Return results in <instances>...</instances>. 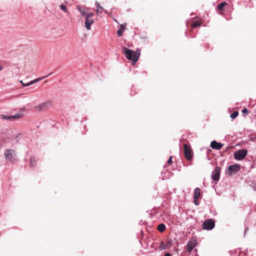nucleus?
<instances>
[{
	"mask_svg": "<svg viewBox=\"0 0 256 256\" xmlns=\"http://www.w3.org/2000/svg\"><path fill=\"white\" fill-rule=\"evenodd\" d=\"M248 150L246 149H242L236 150L234 152V158L236 160H242L246 156Z\"/></svg>",
	"mask_w": 256,
	"mask_h": 256,
	"instance_id": "nucleus-2",
	"label": "nucleus"
},
{
	"mask_svg": "<svg viewBox=\"0 0 256 256\" xmlns=\"http://www.w3.org/2000/svg\"><path fill=\"white\" fill-rule=\"evenodd\" d=\"M202 22L198 21H196L192 24V27L194 28L201 26Z\"/></svg>",
	"mask_w": 256,
	"mask_h": 256,
	"instance_id": "nucleus-19",
	"label": "nucleus"
},
{
	"mask_svg": "<svg viewBox=\"0 0 256 256\" xmlns=\"http://www.w3.org/2000/svg\"><path fill=\"white\" fill-rule=\"evenodd\" d=\"M166 178L164 177V176H163V177L162 178V179L163 180H165V179H166Z\"/></svg>",
	"mask_w": 256,
	"mask_h": 256,
	"instance_id": "nucleus-37",
	"label": "nucleus"
},
{
	"mask_svg": "<svg viewBox=\"0 0 256 256\" xmlns=\"http://www.w3.org/2000/svg\"><path fill=\"white\" fill-rule=\"evenodd\" d=\"M184 154L187 160H190L193 157V154L190 148L187 144H184Z\"/></svg>",
	"mask_w": 256,
	"mask_h": 256,
	"instance_id": "nucleus-5",
	"label": "nucleus"
},
{
	"mask_svg": "<svg viewBox=\"0 0 256 256\" xmlns=\"http://www.w3.org/2000/svg\"><path fill=\"white\" fill-rule=\"evenodd\" d=\"M200 195V190L198 188H196L194 189V200L198 199Z\"/></svg>",
	"mask_w": 256,
	"mask_h": 256,
	"instance_id": "nucleus-16",
	"label": "nucleus"
},
{
	"mask_svg": "<svg viewBox=\"0 0 256 256\" xmlns=\"http://www.w3.org/2000/svg\"><path fill=\"white\" fill-rule=\"evenodd\" d=\"M120 25V28L118 30L117 34L118 36H121L122 34V32L124 30L126 24H124Z\"/></svg>",
	"mask_w": 256,
	"mask_h": 256,
	"instance_id": "nucleus-15",
	"label": "nucleus"
},
{
	"mask_svg": "<svg viewBox=\"0 0 256 256\" xmlns=\"http://www.w3.org/2000/svg\"><path fill=\"white\" fill-rule=\"evenodd\" d=\"M195 256H198V254H196Z\"/></svg>",
	"mask_w": 256,
	"mask_h": 256,
	"instance_id": "nucleus-40",
	"label": "nucleus"
},
{
	"mask_svg": "<svg viewBox=\"0 0 256 256\" xmlns=\"http://www.w3.org/2000/svg\"><path fill=\"white\" fill-rule=\"evenodd\" d=\"M166 228V226L164 224H160L158 226V230L160 232H162Z\"/></svg>",
	"mask_w": 256,
	"mask_h": 256,
	"instance_id": "nucleus-17",
	"label": "nucleus"
},
{
	"mask_svg": "<svg viewBox=\"0 0 256 256\" xmlns=\"http://www.w3.org/2000/svg\"><path fill=\"white\" fill-rule=\"evenodd\" d=\"M2 70V67L0 65V72Z\"/></svg>",
	"mask_w": 256,
	"mask_h": 256,
	"instance_id": "nucleus-36",
	"label": "nucleus"
},
{
	"mask_svg": "<svg viewBox=\"0 0 256 256\" xmlns=\"http://www.w3.org/2000/svg\"><path fill=\"white\" fill-rule=\"evenodd\" d=\"M242 112L243 114H248V112L246 108H244V110H242Z\"/></svg>",
	"mask_w": 256,
	"mask_h": 256,
	"instance_id": "nucleus-27",
	"label": "nucleus"
},
{
	"mask_svg": "<svg viewBox=\"0 0 256 256\" xmlns=\"http://www.w3.org/2000/svg\"><path fill=\"white\" fill-rule=\"evenodd\" d=\"M52 72L50 73L48 75H46V76H42V77H40V78H36L33 80H32L30 81V82H28V83H26V86H31L32 84H34L36 82H38L42 80H44L46 78H48V76H50L51 74H52Z\"/></svg>",
	"mask_w": 256,
	"mask_h": 256,
	"instance_id": "nucleus-13",
	"label": "nucleus"
},
{
	"mask_svg": "<svg viewBox=\"0 0 256 256\" xmlns=\"http://www.w3.org/2000/svg\"><path fill=\"white\" fill-rule=\"evenodd\" d=\"M60 7V9L62 10H63L64 12H68L67 8L64 4H61Z\"/></svg>",
	"mask_w": 256,
	"mask_h": 256,
	"instance_id": "nucleus-22",
	"label": "nucleus"
},
{
	"mask_svg": "<svg viewBox=\"0 0 256 256\" xmlns=\"http://www.w3.org/2000/svg\"><path fill=\"white\" fill-rule=\"evenodd\" d=\"M188 22H186V25L187 26V25H188Z\"/></svg>",
	"mask_w": 256,
	"mask_h": 256,
	"instance_id": "nucleus-39",
	"label": "nucleus"
},
{
	"mask_svg": "<svg viewBox=\"0 0 256 256\" xmlns=\"http://www.w3.org/2000/svg\"><path fill=\"white\" fill-rule=\"evenodd\" d=\"M228 170L230 173L238 172L240 170V165L239 164L230 165L228 166Z\"/></svg>",
	"mask_w": 256,
	"mask_h": 256,
	"instance_id": "nucleus-11",
	"label": "nucleus"
},
{
	"mask_svg": "<svg viewBox=\"0 0 256 256\" xmlns=\"http://www.w3.org/2000/svg\"><path fill=\"white\" fill-rule=\"evenodd\" d=\"M160 248L162 250H164L166 248V246L164 245V244L163 242H161L160 246Z\"/></svg>",
	"mask_w": 256,
	"mask_h": 256,
	"instance_id": "nucleus-25",
	"label": "nucleus"
},
{
	"mask_svg": "<svg viewBox=\"0 0 256 256\" xmlns=\"http://www.w3.org/2000/svg\"><path fill=\"white\" fill-rule=\"evenodd\" d=\"M22 116V114L20 113L16 114L13 116H7L5 115H2L1 118L2 119L8 120H12L14 119H17L21 118Z\"/></svg>",
	"mask_w": 256,
	"mask_h": 256,
	"instance_id": "nucleus-8",
	"label": "nucleus"
},
{
	"mask_svg": "<svg viewBox=\"0 0 256 256\" xmlns=\"http://www.w3.org/2000/svg\"><path fill=\"white\" fill-rule=\"evenodd\" d=\"M20 82L22 84V86H26V83H24L23 81L22 80H20Z\"/></svg>",
	"mask_w": 256,
	"mask_h": 256,
	"instance_id": "nucleus-28",
	"label": "nucleus"
},
{
	"mask_svg": "<svg viewBox=\"0 0 256 256\" xmlns=\"http://www.w3.org/2000/svg\"><path fill=\"white\" fill-rule=\"evenodd\" d=\"M48 102H43L42 104H40L39 105L36 106L35 108L36 110H43L48 105Z\"/></svg>",
	"mask_w": 256,
	"mask_h": 256,
	"instance_id": "nucleus-14",
	"label": "nucleus"
},
{
	"mask_svg": "<svg viewBox=\"0 0 256 256\" xmlns=\"http://www.w3.org/2000/svg\"><path fill=\"white\" fill-rule=\"evenodd\" d=\"M248 230V228H245V230H244V236L246 235V232H247Z\"/></svg>",
	"mask_w": 256,
	"mask_h": 256,
	"instance_id": "nucleus-33",
	"label": "nucleus"
},
{
	"mask_svg": "<svg viewBox=\"0 0 256 256\" xmlns=\"http://www.w3.org/2000/svg\"><path fill=\"white\" fill-rule=\"evenodd\" d=\"M77 10L80 13L82 16L86 17L87 12L88 11V8L85 6H81L78 5L76 7Z\"/></svg>",
	"mask_w": 256,
	"mask_h": 256,
	"instance_id": "nucleus-9",
	"label": "nucleus"
},
{
	"mask_svg": "<svg viewBox=\"0 0 256 256\" xmlns=\"http://www.w3.org/2000/svg\"><path fill=\"white\" fill-rule=\"evenodd\" d=\"M194 204L196 206H198L199 204L198 202L196 200H194Z\"/></svg>",
	"mask_w": 256,
	"mask_h": 256,
	"instance_id": "nucleus-29",
	"label": "nucleus"
},
{
	"mask_svg": "<svg viewBox=\"0 0 256 256\" xmlns=\"http://www.w3.org/2000/svg\"><path fill=\"white\" fill-rule=\"evenodd\" d=\"M172 156H170V158H168V160L167 163L168 164H172Z\"/></svg>",
	"mask_w": 256,
	"mask_h": 256,
	"instance_id": "nucleus-26",
	"label": "nucleus"
},
{
	"mask_svg": "<svg viewBox=\"0 0 256 256\" xmlns=\"http://www.w3.org/2000/svg\"><path fill=\"white\" fill-rule=\"evenodd\" d=\"M226 5V3L225 2H223L220 3L218 6V10H222L223 8Z\"/></svg>",
	"mask_w": 256,
	"mask_h": 256,
	"instance_id": "nucleus-21",
	"label": "nucleus"
},
{
	"mask_svg": "<svg viewBox=\"0 0 256 256\" xmlns=\"http://www.w3.org/2000/svg\"><path fill=\"white\" fill-rule=\"evenodd\" d=\"M164 256H171L170 254V253H166L164 254Z\"/></svg>",
	"mask_w": 256,
	"mask_h": 256,
	"instance_id": "nucleus-31",
	"label": "nucleus"
},
{
	"mask_svg": "<svg viewBox=\"0 0 256 256\" xmlns=\"http://www.w3.org/2000/svg\"><path fill=\"white\" fill-rule=\"evenodd\" d=\"M197 244V242L196 240H190L188 242L186 245V250L188 252H190Z\"/></svg>",
	"mask_w": 256,
	"mask_h": 256,
	"instance_id": "nucleus-7",
	"label": "nucleus"
},
{
	"mask_svg": "<svg viewBox=\"0 0 256 256\" xmlns=\"http://www.w3.org/2000/svg\"><path fill=\"white\" fill-rule=\"evenodd\" d=\"M30 163L32 166L34 167L36 165V160L34 157H32L30 158Z\"/></svg>",
	"mask_w": 256,
	"mask_h": 256,
	"instance_id": "nucleus-18",
	"label": "nucleus"
},
{
	"mask_svg": "<svg viewBox=\"0 0 256 256\" xmlns=\"http://www.w3.org/2000/svg\"><path fill=\"white\" fill-rule=\"evenodd\" d=\"M94 16V13L92 12H87L86 18H92Z\"/></svg>",
	"mask_w": 256,
	"mask_h": 256,
	"instance_id": "nucleus-23",
	"label": "nucleus"
},
{
	"mask_svg": "<svg viewBox=\"0 0 256 256\" xmlns=\"http://www.w3.org/2000/svg\"><path fill=\"white\" fill-rule=\"evenodd\" d=\"M122 52L126 57L129 60H132V65H134L138 60L140 52V49H137L134 52L132 50L126 47L122 48Z\"/></svg>",
	"mask_w": 256,
	"mask_h": 256,
	"instance_id": "nucleus-1",
	"label": "nucleus"
},
{
	"mask_svg": "<svg viewBox=\"0 0 256 256\" xmlns=\"http://www.w3.org/2000/svg\"><path fill=\"white\" fill-rule=\"evenodd\" d=\"M102 10L104 11V12L105 13H106V14H107V13H108V12H107V10H104V8H103V10Z\"/></svg>",
	"mask_w": 256,
	"mask_h": 256,
	"instance_id": "nucleus-35",
	"label": "nucleus"
},
{
	"mask_svg": "<svg viewBox=\"0 0 256 256\" xmlns=\"http://www.w3.org/2000/svg\"><path fill=\"white\" fill-rule=\"evenodd\" d=\"M95 5L97 8V9L103 10V8L100 5V4L98 2H96L95 3Z\"/></svg>",
	"mask_w": 256,
	"mask_h": 256,
	"instance_id": "nucleus-24",
	"label": "nucleus"
},
{
	"mask_svg": "<svg viewBox=\"0 0 256 256\" xmlns=\"http://www.w3.org/2000/svg\"><path fill=\"white\" fill-rule=\"evenodd\" d=\"M220 168L216 166L214 170L212 173V178L215 181H218L220 179Z\"/></svg>",
	"mask_w": 256,
	"mask_h": 256,
	"instance_id": "nucleus-6",
	"label": "nucleus"
},
{
	"mask_svg": "<svg viewBox=\"0 0 256 256\" xmlns=\"http://www.w3.org/2000/svg\"><path fill=\"white\" fill-rule=\"evenodd\" d=\"M100 10V9H97V10H96V14H99Z\"/></svg>",
	"mask_w": 256,
	"mask_h": 256,
	"instance_id": "nucleus-32",
	"label": "nucleus"
},
{
	"mask_svg": "<svg viewBox=\"0 0 256 256\" xmlns=\"http://www.w3.org/2000/svg\"><path fill=\"white\" fill-rule=\"evenodd\" d=\"M161 174H162H162H164V172H162Z\"/></svg>",
	"mask_w": 256,
	"mask_h": 256,
	"instance_id": "nucleus-38",
	"label": "nucleus"
},
{
	"mask_svg": "<svg viewBox=\"0 0 256 256\" xmlns=\"http://www.w3.org/2000/svg\"><path fill=\"white\" fill-rule=\"evenodd\" d=\"M85 27L88 30L91 29V26L94 23V20L92 18L85 17Z\"/></svg>",
	"mask_w": 256,
	"mask_h": 256,
	"instance_id": "nucleus-12",
	"label": "nucleus"
},
{
	"mask_svg": "<svg viewBox=\"0 0 256 256\" xmlns=\"http://www.w3.org/2000/svg\"><path fill=\"white\" fill-rule=\"evenodd\" d=\"M215 226V222L213 219H208L205 220L202 224V228L204 230H212Z\"/></svg>",
	"mask_w": 256,
	"mask_h": 256,
	"instance_id": "nucleus-3",
	"label": "nucleus"
},
{
	"mask_svg": "<svg viewBox=\"0 0 256 256\" xmlns=\"http://www.w3.org/2000/svg\"><path fill=\"white\" fill-rule=\"evenodd\" d=\"M4 156L8 162H12L16 156V152L12 149H6L4 152Z\"/></svg>",
	"mask_w": 256,
	"mask_h": 256,
	"instance_id": "nucleus-4",
	"label": "nucleus"
},
{
	"mask_svg": "<svg viewBox=\"0 0 256 256\" xmlns=\"http://www.w3.org/2000/svg\"><path fill=\"white\" fill-rule=\"evenodd\" d=\"M238 111H234V112L231 114H230V117L232 118V119H234L235 118H236L238 116Z\"/></svg>",
	"mask_w": 256,
	"mask_h": 256,
	"instance_id": "nucleus-20",
	"label": "nucleus"
},
{
	"mask_svg": "<svg viewBox=\"0 0 256 256\" xmlns=\"http://www.w3.org/2000/svg\"><path fill=\"white\" fill-rule=\"evenodd\" d=\"M252 188H253V190H254L255 192H256V184L255 185L253 186Z\"/></svg>",
	"mask_w": 256,
	"mask_h": 256,
	"instance_id": "nucleus-30",
	"label": "nucleus"
},
{
	"mask_svg": "<svg viewBox=\"0 0 256 256\" xmlns=\"http://www.w3.org/2000/svg\"><path fill=\"white\" fill-rule=\"evenodd\" d=\"M210 146L212 149L220 150L222 148L224 144L216 140H213L211 142Z\"/></svg>",
	"mask_w": 256,
	"mask_h": 256,
	"instance_id": "nucleus-10",
	"label": "nucleus"
},
{
	"mask_svg": "<svg viewBox=\"0 0 256 256\" xmlns=\"http://www.w3.org/2000/svg\"><path fill=\"white\" fill-rule=\"evenodd\" d=\"M114 19V20L115 21L116 23H118V24H120L118 22V20L116 19V18H113Z\"/></svg>",
	"mask_w": 256,
	"mask_h": 256,
	"instance_id": "nucleus-34",
	"label": "nucleus"
}]
</instances>
